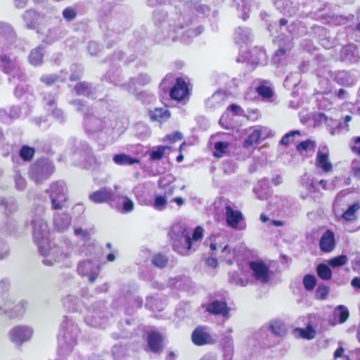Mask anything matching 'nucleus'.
I'll list each match as a JSON object with an SVG mask.
<instances>
[{
  "instance_id": "1",
  "label": "nucleus",
  "mask_w": 360,
  "mask_h": 360,
  "mask_svg": "<svg viewBox=\"0 0 360 360\" xmlns=\"http://www.w3.org/2000/svg\"><path fill=\"white\" fill-rule=\"evenodd\" d=\"M44 209H39L38 214L32 219V233L40 255L43 257L42 262L46 266L64 262L70 257L72 248L70 245L63 243L60 245H51L49 240V231L46 221L43 218Z\"/></svg>"
},
{
  "instance_id": "2",
  "label": "nucleus",
  "mask_w": 360,
  "mask_h": 360,
  "mask_svg": "<svg viewBox=\"0 0 360 360\" xmlns=\"http://www.w3.org/2000/svg\"><path fill=\"white\" fill-rule=\"evenodd\" d=\"M202 235V228L201 226H197L193 230L185 221L174 222L170 231V238L174 250L183 255L188 254L194 243Z\"/></svg>"
},
{
  "instance_id": "3",
  "label": "nucleus",
  "mask_w": 360,
  "mask_h": 360,
  "mask_svg": "<svg viewBox=\"0 0 360 360\" xmlns=\"http://www.w3.org/2000/svg\"><path fill=\"white\" fill-rule=\"evenodd\" d=\"M287 333L285 325L280 320L271 321L268 324L263 326L253 337L248 340V345H255L258 342L260 347H271L276 344L272 340L273 335L283 337Z\"/></svg>"
},
{
  "instance_id": "4",
  "label": "nucleus",
  "mask_w": 360,
  "mask_h": 360,
  "mask_svg": "<svg viewBox=\"0 0 360 360\" xmlns=\"http://www.w3.org/2000/svg\"><path fill=\"white\" fill-rule=\"evenodd\" d=\"M79 328L71 319L65 318L61 323V328L58 335V353L61 356L70 354L77 345V338Z\"/></svg>"
},
{
  "instance_id": "5",
  "label": "nucleus",
  "mask_w": 360,
  "mask_h": 360,
  "mask_svg": "<svg viewBox=\"0 0 360 360\" xmlns=\"http://www.w3.org/2000/svg\"><path fill=\"white\" fill-rule=\"evenodd\" d=\"M214 208L224 211L226 224L231 228L242 231L246 228V222L243 213L233 209L231 202L224 198H220L214 202Z\"/></svg>"
},
{
  "instance_id": "6",
  "label": "nucleus",
  "mask_w": 360,
  "mask_h": 360,
  "mask_svg": "<svg viewBox=\"0 0 360 360\" xmlns=\"http://www.w3.org/2000/svg\"><path fill=\"white\" fill-rule=\"evenodd\" d=\"M49 197L51 207L53 210H60L65 206L67 200V188L63 181L53 183L49 189Z\"/></svg>"
},
{
  "instance_id": "7",
  "label": "nucleus",
  "mask_w": 360,
  "mask_h": 360,
  "mask_svg": "<svg viewBox=\"0 0 360 360\" xmlns=\"http://www.w3.org/2000/svg\"><path fill=\"white\" fill-rule=\"evenodd\" d=\"M32 327L26 325H18L13 326L8 333L9 340L18 347L29 342L33 335Z\"/></svg>"
},
{
  "instance_id": "8",
  "label": "nucleus",
  "mask_w": 360,
  "mask_h": 360,
  "mask_svg": "<svg viewBox=\"0 0 360 360\" xmlns=\"http://www.w3.org/2000/svg\"><path fill=\"white\" fill-rule=\"evenodd\" d=\"M53 171L54 166L51 162L37 161L31 167L30 176L36 183H39L48 179Z\"/></svg>"
},
{
  "instance_id": "9",
  "label": "nucleus",
  "mask_w": 360,
  "mask_h": 360,
  "mask_svg": "<svg viewBox=\"0 0 360 360\" xmlns=\"http://www.w3.org/2000/svg\"><path fill=\"white\" fill-rule=\"evenodd\" d=\"M317 120L320 122H323L329 128L330 134L333 136L340 134L342 132H347L349 131L348 123L351 121L352 117L347 115L342 122H337V120L329 117L325 113H321L318 115Z\"/></svg>"
},
{
  "instance_id": "10",
  "label": "nucleus",
  "mask_w": 360,
  "mask_h": 360,
  "mask_svg": "<svg viewBox=\"0 0 360 360\" xmlns=\"http://www.w3.org/2000/svg\"><path fill=\"white\" fill-rule=\"evenodd\" d=\"M159 185L161 191L154 194L152 206L158 211H162L166 209L168 200L174 194L175 188L172 184H163L162 180L160 181Z\"/></svg>"
},
{
  "instance_id": "11",
  "label": "nucleus",
  "mask_w": 360,
  "mask_h": 360,
  "mask_svg": "<svg viewBox=\"0 0 360 360\" xmlns=\"http://www.w3.org/2000/svg\"><path fill=\"white\" fill-rule=\"evenodd\" d=\"M210 248L212 252L221 248L220 259L226 261L229 264H231L233 259V253L231 252L228 245H224L225 238L221 235H214L210 238ZM213 255L214 252H212Z\"/></svg>"
},
{
  "instance_id": "12",
  "label": "nucleus",
  "mask_w": 360,
  "mask_h": 360,
  "mask_svg": "<svg viewBox=\"0 0 360 360\" xmlns=\"http://www.w3.org/2000/svg\"><path fill=\"white\" fill-rule=\"evenodd\" d=\"M250 269L255 279L261 283H266L270 281L271 272L269 267L262 262H250Z\"/></svg>"
},
{
  "instance_id": "13",
  "label": "nucleus",
  "mask_w": 360,
  "mask_h": 360,
  "mask_svg": "<svg viewBox=\"0 0 360 360\" xmlns=\"http://www.w3.org/2000/svg\"><path fill=\"white\" fill-rule=\"evenodd\" d=\"M119 186L115 185L113 189L103 187L89 195V199L95 203L108 202L116 199L115 192L119 189Z\"/></svg>"
},
{
  "instance_id": "14",
  "label": "nucleus",
  "mask_w": 360,
  "mask_h": 360,
  "mask_svg": "<svg viewBox=\"0 0 360 360\" xmlns=\"http://www.w3.org/2000/svg\"><path fill=\"white\" fill-rule=\"evenodd\" d=\"M77 271L80 275L87 276L89 281L94 283L99 273V266L96 261L83 260L78 264Z\"/></svg>"
},
{
  "instance_id": "15",
  "label": "nucleus",
  "mask_w": 360,
  "mask_h": 360,
  "mask_svg": "<svg viewBox=\"0 0 360 360\" xmlns=\"http://www.w3.org/2000/svg\"><path fill=\"white\" fill-rule=\"evenodd\" d=\"M271 130L264 127H256L251 129V132L248 138L245 140L244 147H249L254 144H257L261 140H264L269 137L271 134Z\"/></svg>"
},
{
  "instance_id": "16",
  "label": "nucleus",
  "mask_w": 360,
  "mask_h": 360,
  "mask_svg": "<svg viewBox=\"0 0 360 360\" xmlns=\"http://www.w3.org/2000/svg\"><path fill=\"white\" fill-rule=\"evenodd\" d=\"M206 309L212 314L221 316L224 320H228L230 317L231 308L228 307L226 302L223 300H211Z\"/></svg>"
},
{
  "instance_id": "17",
  "label": "nucleus",
  "mask_w": 360,
  "mask_h": 360,
  "mask_svg": "<svg viewBox=\"0 0 360 360\" xmlns=\"http://www.w3.org/2000/svg\"><path fill=\"white\" fill-rule=\"evenodd\" d=\"M0 68L8 75H12L13 78H20L22 76L17 61L6 54L0 56Z\"/></svg>"
},
{
  "instance_id": "18",
  "label": "nucleus",
  "mask_w": 360,
  "mask_h": 360,
  "mask_svg": "<svg viewBox=\"0 0 360 360\" xmlns=\"http://www.w3.org/2000/svg\"><path fill=\"white\" fill-rule=\"evenodd\" d=\"M340 59L347 63H356L360 59V54L357 46L354 44H349L341 49Z\"/></svg>"
},
{
  "instance_id": "19",
  "label": "nucleus",
  "mask_w": 360,
  "mask_h": 360,
  "mask_svg": "<svg viewBox=\"0 0 360 360\" xmlns=\"http://www.w3.org/2000/svg\"><path fill=\"white\" fill-rule=\"evenodd\" d=\"M275 6L285 15L293 16L299 10L298 0H275Z\"/></svg>"
},
{
  "instance_id": "20",
  "label": "nucleus",
  "mask_w": 360,
  "mask_h": 360,
  "mask_svg": "<svg viewBox=\"0 0 360 360\" xmlns=\"http://www.w3.org/2000/svg\"><path fill=\"white\" fill-rule=\"evenodd\" d=\"M244 58L245 60L253 65H265L267 63V56L262 48H252L246 53Z\"/></svg>"
},
{
  "instance_id": "21",
  "label": "nucleus",
  "mask_w": 360,
  "mask_h": 360,
  "mask_svg": "<svg viewBox=\"0 0 360 360\" xmlns=\"http://www.w3.org/2000/svg\"><path fill=\"white\" fill-rule=\"evenodd\" d=\"M12 303L10 301L5 300L4 298H0V312L1 314H8L11 317H16L21 316L25 308L22 304H18L11 307Z\"/></svg>"
},
{
  "instance_id": "22",
  "label": "nucleus",
  "mask_w": 360,
  "mask_h": 360,
  "mask_svg": "<svg viewBox=\"0 0 360 360\" xmlns=\"http://www.w3.org/2000/svg\"><path fill=\"white\" fill-rule=\"evenodd\" d=\"M188 94L187 83L182 78H177L175 84L169 91L172 99L181 101L186 98Z\"/></svg>"
},
{
  "instance_id": "23",
  "label": "nucleus",
  "mask_w": 360,
  "mask_h": 360,
  "mask_svg": "<svg viewBox=\"0 0 360 360\" xmlns=\"http://www.w3.org/2000/svg\"><path fill=\"white\" fill-rule=\"evenodd\" d=\"M316 166L321 168L325 172L332 171L333 165L328 159V149L326 146H320L319 148L316 159Z\"/></svg>"
},
{
  "instance_id": "24",
  "label": "nucleus",
  "mask_w": 360,
  "mask_h": 360,
  "mask_svg": "<svg viewBox=\"0 0 360 360\" xmlns=\"http://www.w3.org/2000/svg\"><path fill=\"white\" fill-rule=\"evenodd\" d=\"M105 122L94 115H86L84 118V127L88 133L94 134L101 131Z\"/></svg>"
},
{
  "instance_id": "25",
  "label": "nucleus",
  "mask_w": 360,
  "mask_h": 360,
  "mask_svg": "<svg viewBox=\"0 0 360 360\" xmlns=\"http://www.w3.org/2000/svg\"><path fill=\"white\" fill-rule=\"evenodd\" d=\"M103 311L101 309H93V311H89V314L85 317L86 322L93 327H103L105 324V319L102 315Z\"/></svg>"
},
{
  "instance_id": "26",
  "label": "nucleus",
  "mask_w": 360,
  "mask_h": 360,
  "mask_svg": "<svg viewBox=\"0 0 360 360\" xmlns=\"http://www.w3.org/2000/svg\"><path fill=\"white\" fill-rule=\"evenodd\" d=\"M71 224V217L65 212L56 213L53 216V226L58 231H65Z\"/></svg>"
},
{
  "instance_id": "27",
  "label": "nucleus",
  "mask_w": 360,
  "mask_h": 360,
  "mask_svg": "<svg viewBox=\"0 0 360 360\" xmlns=\"http://www.w3.org/2000/svg\"><path fill=\"white\" fill-rule=\"evenodd\" d=\"M319 245L323 252H331L335 246L334 233L329 230L324 232L321 237Z\"/></svg>"
},
{
  "instance_id": "28",
  "label": "nucleus",
  "mask_w": 360,
  "mask_h": 360,
  "mask_svg": "<svg viewBox=\"0 0 360 360\" xmlns=\"http://www.w3.org/2000/svg\"><path fill=\"white\" fill-rule=\"evenodd\" d=\"M334 80L344 86H352L356 82V77L350 72L340 70L333 75Z\"/></svg>"
},
{
  "instance_id": "29",
  "label": "nucleus",
  "mask_w": 360,
  "mask_h": 360,
  "mask_svg": "<svg viewBox=\"0 0 360 360\" xmlns=\"http://www.w3.org/2000/svg\"><path fill=\"white\" fill-rule=\"evenodd\" d=\"M182 27L181 22L180 21L176 22L172 18L168 19L167 21H164L161 23V30L162 32H166L167 34L161 39H165L166 38H174L173 34L176 30Z\"/></svg>"
},
{
  "instance_id": "30",
  "label": "nucleus",
  "mask_w": 360,
  "mask_h": 360,
  "mask_svg": "<svg viewBox=\"0 0 360 360\" xmlns=\"http://www.w3.org/2000/svg\"><path fill=\"white\" fill-rule=\"evenodd\" d=\"M44 107L46 110L51 112L56 118L63 120V112L56 107V98L55 96H49L44 98Z\"/></svg>"
},
{
  "instance_id": "31",
  "label": "nucleus",
  "mask_w": 360,
  "mask_h": 360,
  "mask_svg": "<svg viewBox=\"0 0 360 360\" xmlns=\"http://www.w3.org/2000/svg\"><path fill=\"white\" fill-rule=\"evenodd\" d=\"M162 336L160 334L152 331L148 335V344L150 349L153 352H159L162 350Z\"/></svg>"
},
{
  "instance_id": "32",
  "label": "nucleus",
  "mask_w": 360,
  "mask_h": 360,
  "mask_svg": "<svg viewBox=\"0 0 360 360\" xmlns=\"http://www.w3.org/2000/svg\"><path fill=\"white\" fill-rule=\"evenodd\" d=\"M319 18H320L324 22L335 25H344L349 21L348 17L335 15L334 14L330 15L327 13H319Z\"/></svg>"
},
{
  "instance_id": "33",
  "label": "nucleus",
  "mask_w": 360,
  "mask_h": 360,
  "mask_svg": "<svg viewBox=\"0 0 360 360\" xmlns=\"http://www.w3.org/2000/svg\"><path fill=\"white\" fill-rule=\"evenodd\" d=\"M149 115L152 120L162 122L169 118L170 112L166 108H155L149 112Z\"/></svg>"
},
{
  "instance_id": "34",
  "label": "nucleus",
  "mask_w": 360,
  "mask_h": 360,
  "mask_svg": "<svg viewBox=\"0 0 360 360\" xmlns=\"http://www.w3.org/2000/svg\"><path fill=\"white\" fill-rule=\"evenodd\" d=\"M150 77L146 74H140L137 78H134L129 82V91L134 94L136 91V85L143 86L148 84Z\"/></svg>"
},
{
  "instance_id": "35",
  "label": "nucleus",
  "mask_w": 360,
  "mask_h": 360,
  "mask_svg": "<svg viewBox=\"0 0 360 360\" xmlns=\"http://www.w3.org/2000/svg\"><path fill=\"white\" fill-rule=\"evenodd\" d=\"M251 38V32L248 28L238 27L234 34V39L236 43H247Z\"/></svg>"
},
{
  "instance_id": "36",
  "label": "nucleus",
  "mask_w": 360,
  "mask_h": 360,
  "mask_svg": "<svg viewBox=\"0 0 360 360\" xmlns=\"http://www.w3.org/2000/svg\"><path fill=\"white\" fill-rule=\"evenodd\" d=\"M223 350L225 360H231L233 353V341L231 336H226L224 338Z\"/></svg>"
},
{
  "instance_id": "37",
  "label": "nucleus",
  "mask_w": 360,
  "mask_h": 360,
  "mask_svg": "<svg viewBox=\"0 0 360 360\" xmlns=\"http://www.w3.org/2000/svg\"><path fill=\"white\" fill-rule=\"evenodd\" d=\"M113 161L119 165H131L139 162L138 159L131 158L125 154H117L114 155Z\"/></svg>"
},
{
  "instance_id": "38",
  "label": "nucleus",
  "mask_w": 360,
  "mask_h": 360,
  "mask_svg": "<svg viewBox=\"0 0 360 360\" xmlns=\"http://www.w3.org/2000/svg\"><path fill=\"white\" fill-rule=\"evenodd\" d=\"M170 150L169 146H155L153 147L149 152V156L152 160H161L165 153Z\"/></svg>"
},
{
  "instance_id": "39",
  "label": "nucleus",
  "mask_w": 360,
  "mask_h": 360,
  "mask_svg": "<svg viewBox=\"0 0 360 360\" xmlns=\"http://www.w3.org/2000/svg\"><path fill=\"white\" fill-rule=\"evenodd\" d=\"M360 210V202H356L350 205L342 214V218L345 221H352L356 219V212Z\"/></svg>"
},
{
  "instance_id": "40",
  "label": "nucleus",
  "mask_w": 360,
  "mask_h": 360,
  "mask_svg": "<svg viewBox=\"0 0 360 360\" xmlns=\"http://www.w3.org/2000/svg\"><path fill=\"white\" fill-rule=\"evenodd\" d=\"M229 283L233 285L244 287L248 285L249 280L247 277L240 276L237 272H231L229 274Z\"/></svg>"
},
{
  "instance_id": "41",
  "label": "nucleus",
  "mask_w": 360,
  "mask_h": 360,
  "mask_svg": "<svg viewBox=\"0 0 360 360\" xmlns=\"http://www.w3.org/2000/svg\"><path fill=\"white\" fill-rule=\"evenodd\" d=\"M214 144V151L213 155L217 158L222 157L227 151L229 143L227 141L217 140Z\"/></svg>"
},
{
  "instance_id": "42",
  "label": "nucleus",
  "mask_w": 360,
  "mask_h": 360,
  "mask_svg": "<svg viewBox=\"0 0 360 360\" xmlns=\"http://www.w3.org/2000/svg\"><path fill=\"white\" fill-rule=\"evenodd\" d=\"M314 32L315 33L319 34V37H321L320 39V43L325 49H330L333 46V41H330L326 37L327 32L325 29L320 26H316L314 27Z\"/></svg>"
},
{
  "instance_id": "43",
  "label": "nucleus",
  "mask_w": 360,
  "mask_h": 360,
  "mask_svg": "<svg viewBox=\"0 0 360 360\" xmlns=\"http://www.w3.org/2000/svg\"><path fill=\"white\" fill-rule=\"evenodd\" d=\"M44 53L41 47L33 49L29 56V61L33 65H39L42 63Z\"/></svg>"
},
{
  "instance_id": "44",
  "label": "nucleus",
  "mask_w": 360,
  "mask_h": 360,
  "mask_svg": "<svg viewBox=\"0 0 360 360\" xmlns=\"http://www.w3.org/2000/svg\"><path fill=\"white\" fill-rule=\"evenodd\" d=\"M334 316L338 318L340 323H345L349 317V310L346 307L339 305L334 311Z\"/></svg>"
},
{
  "instance_id": "45",
  "label": "nucleus",
  "mask_w": 360,
  "mask_h": 360,
  "mask_svg": "<svg viewBox=\"0 0 360 360\" xmlns=\"http://www.w3.org/2000/svg\"><path fill=\"white\" fill-rule=\"evenodd\" d=\"M30 88L24 83L19 84L14 91L15 96L18 98H21L25 96V99L32 98V94L29 91Z\"/></svg>"
},
{
  "instance_id": "46",
  "label": "nucleus",
  "mask_w": 360,
  "mask_h": 360,
  "mask_svg": "<svg viewBox=\"0 0 360 360\" xmlns=\"http://www.w3.org/2000/svg\"><path fill=\"white\" fill-rule=\"evenodd\" d=\"M317 274L323 280H329L331 278L332 272L330 268L324 264H320L316 268Z\"/></svg>"
},
{
  "instance_id": "47",
  "label": "nucleus",
  "mask_w": 360,
  "mask_h": 360,
  "mask_svg": "<svg viewBox=\"0 0 360 360\" xmlns=\"http://www.w3.org/2000/svg\"><path fill=\"white\" fill-rule=\"evenodd\" d=\"M292 47L291 42L290 40H288V44L285 48L281 47L277 52L275 53L274 56V63H279L282 60V57L285 56L288 54L290 49Z\"/></svg>"
},
{
  "instance_id": "48",
  "label": "nucleus",
  "mask_w": 360,
  "mask_h": 360,
  "mask_svg": "<svg viewBox=\"0 0 360 360\" xmlns=\"http://www.w3.org/2000/svg\"><path fill=\"white\" fill-rule=\"evenodd\" d=\"M316 147V143L311 140H307L301 142L297 146V150L300 153L303 151L305 152H314Z\"/></svg>"
},
{
  "instance_id": "49",
  "label": "nucleus",
  "mask_w": 360,
  "mask_h": 360,
  "mask_svg": "<svg viewBox=\"0 0 360 360\" xmlns=\"http://www.w3.org/2000/svg\"><path fill=\"white\" fill-rule=\"evenodd\" d=\"M300 135V131L299 130L291 131L287 134H285L280 141V144L283 146H288L290 143H292L296 136H299Z\"/></svg>"
},
{
  "instance_id": "50",
  "label": "nucleus",
  "mask_w": 360,
  "mask_h": 360,
  "mask_svg": "<svg viewBox=\"0 0 360 360\" xmlns=\"http://www.w3.org/2000/svg\"><path fill=\"white\" fill-rule=\"evenodd\" d=\"M23 18L27 22V27L32 28L34 27L38 19V15L34 11L30 10L24 14Z\"/></svg>"
},
{
  "instance_id": "51",
  "label": "nucleus",
  "mask_w": 360,
  "mask_h": 360,
  "mask_svg": "<svg viewBox=\"0 0 360 360\" xmlns=\"http://www.w3.org/2000/svg\"><path fill=\"white\" fill-rule=\"evenodd\" d=\"M75 90L78 95L90 96L91 94V86L85 82L78 83Z\"/></svg>"
},
{
  "instance_id": "52",
  "label": "nucleus",
  "mask_w": 360,
  "mask_h": 360,
  "mask_svg": "<svg viewBox=\"0 0 360 360\" xmlns=\"http://www.w3.org/2000/svg\"><path fill=\"white\" fill-rule=\"evenodd\" d=\"M296 332L298 333V335L303 338L308 340L313 339L315 337L316 332L313 329V328L310 326H308L306 328L302 329V328H297Z\"/></svg>"
},
{
  "instance_id": "53",
  "label": "nucleus",
  "mask_w": 360,
  "mask_h": 360,
  "mask_svg": "<svg viewBox=\"0 0 360 360\" xmlns=\"http://www.w3.org/2000/svg\"><path fill=\"white\" fill-rule=\"evenodd\" d=\"M121 198L123 200V202L122 205L120 210V212L122 213H128L132 212L134 208V202L127 196H122Z\"/></svg>"
},
{
  "instance_id": "54",
  "label": "nucleus",
  "mask_w": 360,
  "mask_h": 360,
  "mask_svg": "<svg viewBox=\"0 0 360 360\" xmlns=\"http://www.w3.org/2000/svg\"><path fill=\"white\" fill-rule=\"evenodd\" d=\"M227 98V95L224 91H216L210 98V102L212 103L221 104L223 103Z\"/></svg>"
},
{
  "instance_id": "55",
  "label": "nucleus",
  "mask_w": 360,
  "mask_h": 360,
  "mask_svg": "<svg viewBox=\"0 0 360 360\" xmlns=\"http://www.w3.org/2000/svg\"><path fill=\"white\" fill-rule=\"evenodd\" d=\"M256 90L258 94L262 96L264 98H269L271 97L273 94L271 89L264 84H261L257 86Z\"/></svg>"
},
{
  "instance_id": "56",
  "label": "nucleus",
  "mask_w": 360,
  "mask_h": 360,
  "mask_svg": "<svg viewBox=\"0 0 360 360\" xmlns=\"http://www.w3.org/2000/svg\"><path fill=\"white\" fill-rule=\"evenodd\" d=\"M347 262V257L345 255H340L329 259L328 263L332 267H338L343 266Z\"/></svg>"
},
{
  "instance_id": "57",
  "label": "nucleus",
  "mask_w": 360,
  "mask_h": 360,
  "mask_svg": "<svg viewBox=\"0 0 360 360\" xmlns=\"http://www.w3.org/2000/svg\"><path fill=\"white\" fill-rule=\"evenodd\" d=\"M0 36L12 38L14 34L11 26L5 22H0Z\"/></svg>"
},
{
  "instance_id": "58",
  "label": "nucleus",
  "mask_w": 360,
  "mask_h": 360,
  "mask_svg": "<svg viewBox=\"0 0 360 360\" xmlns=\"http://www.w3.org/2000/svg\"><path fill=\"white\" fill-rule=\"evenodd\" d=\"M192 341L196 345H202V328L198 327L192 334Z\"/></svg>"
},
{
  "instance_id": "59",
  "label": "nucleus",
  "mask_w": 360,
  "mask_h": 360,
  "mask_svg": "<svg viewBox=\"0 0 360 360\" xmlns=\"http://www.w3.org/2000/svg\"><path fill=\"white\" fill-rule=\"evenodd\" d=\"M288 20L285 18H281L279 20V27L280 29L282 30L284 27H285L288 32L292 34V36H296L298 37L300 35L299 30H296L294 27L293 25H291L290 27H287Z\"/></svg>"
},
{
  "instance_id": "60",
  "label": "nucleus",
  "mask_w": 360,
  "mask_h": 360,
  "mask_svg": "<svg viewBox=\"0 0 360 360\" xmlns=\"http://www.w3.org/2000/svg\"><path fill=\"white\" fill-rule=\"evenodd\" d=\"M34 153V150L28 146H23L20 150V155L24 160L32 159Z\"/></svg>"
},
{
  "instance_id": "61",
  "label": "nucleus",
  "mask_w": 360,
  "mask_h": 360,
  "mask_svg": "<svg viewBox=\"0 0 360 360\" xmlns=\"http://www.w3.org/2000/svg\"><path fill=\"white\" fill-rule=\"evenodd\" d=\"M152 262L157 267L162 268L166 265L167 263V259L164 255L161 254H157L153 257Z\"/></svg>"
},
{
  "instance_id": "62",
  "label": "nucleus",
  "mask_w": 360,
  "mask_h": 360,
  "mask_svg": "<svg viewBox=\"0 0 360 360\" xmlns=\"http://www.w3.org/2000/svg\"><path fill=\"white\" fill-rule=\"evenodd\" d=\"M316 278L311 275H307L303 278V284L307 290H311L316 285Z\"/></svg>"
},
{
  "instance_id": "63",
  "label": "nucleus",
  "mask_w": 360,
  "mask_h": 360,
  "mask_svg": "<svg viewBox=\"0 0 360 360\" xmlns=\"http://www.w3.org/2000/svg\"><path fill=\"white\" fill-rule=\"evenodd\" d=\"M302 185L305 188L309 193H314L316 190L315 185L311 179L307 175H304L302 179Z\"/></svg>"
},
{
  "instance_id": "64",
  "label": "nucleus",
  "mask_w": 360,
  "mask_h": 360,
  "mask_svg": "<svg viewBox=\"0 0 360 360\" xmlns=\"http://www.w3.org/2000/svg\"><path fill=\"white\" fill-rule=\"evenodd\" d=\"M350 148L353 153L360 155V136L354 137L351 140Z\"/></svg>"
}]
</instances>
